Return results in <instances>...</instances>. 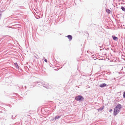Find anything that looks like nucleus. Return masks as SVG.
I'll use <instances>...</instances> for the list:
<instances>
[{"instance_id":"obj_12","label":"nucleus","mask_w":125,"mask_h":125,"mask_svg":"<svg viewBox=\"0 0 125 125\" xmlns=\"http://www.w3.org/2000/svg\"><path fill=\"white\" fill-rule=\"evenodd\" d=\"M44 61H45V62H47V60H46V59H45V60H44Z\"/></svg>"},{"instance_id":"obj_1","label":"nucleus","mask_w":125,"mask_h":125,"mask_svg":"<svg viewBox=\"0 0 125 125\" xmlns=\"http://www.w3.org/2000/svg\"><path fill=\"white\" fill-rule=\"evenodd\" d=\"M75 99L77 101H82L84 99L83 97L81 96L78 95L75 97Z\"/></svg>"},{"instance_id":"obj_6","label":"nucleus","mask_w":125,"mask_h":125,"mask_svg":"<svg viewBox=\"0 0 125 125\" xmlns=\"http://www.w3.org/2000/svg\"><path fill=\"white\" fill-rule=\"evenodd\" d=\"M14 65H15V67L18 69L19 68V66H18V64L17 63H14Z\"/></svg>"},{"instance_id":"obj_7","label":"nucleus","mask_w":125,"mask_h":125,"mask_svg":"<svg viewBox=\"0 0 125 125\" xmlns=\"http://www.w3.org/2000/svg\"><path fill=\"white\" fill-rule=\"evenodd\" d=\"M121 9L123 11H125V7H124L123 6H121Z\"/></svg>"},{"instance_id":"obj_3","label":"nucleus","mask_w":125,"mask_h":125,"mask_svg":"<svg viewBox=\"0 0 125 125\" xmlns=\"http://www.w3.org/2000/svg\"><path fill=\"white\" fill-rule=\"evenodd\" d=\"M67 37L69 39L70 41H71L72 39V36L71 35H68L67 36Z\"/></svg>"},{"instance_id":"obj_4","label":"nucleus","mask_w":125,"mask_h":125,"mask_svg":"<svg viewBox=\"0 0 125 125\" xmlns=\"http://www.w3.org/2000/svg\"><path fill=\"white\" fill-rule=\"evenodd\" d=\"M106 85L105 83H103L102 84H100V86L101 87H105L106 86Z\"/></svg>"},{"instance_id":"obj_13","label":"nucleus","mask_w":125,"mask_h":125,"mask_svg":"<svg viewBox=\"0 0 125 125\" xmlns=\"http://www.w3.org/2000/svg\"><path fill=\"white\" fill-rule=\"evenodd\" d=\"M112 111V109H110L109 110V111L110 112H111Z\"/></svg>"},{"instance_id":"obj_9","label":"nucleus","mask_w":125,"mask_h":125,"mask_svg":"<svg viewBox=\"0 0 125 125\" xmlns=\"http://www.w3.org/2000/svg\"><path fill=\"white\" fill-rule=\"evenodd\" d=\"M112 37H113V39L114 40H116V39H117V38L116 37H114V36H113Z\"/></svg>"},{"instance_id":"obj_14","label":"nucleus","mask_w":125,"mask_h":125,"mask_svg":"<svg viewBox=\"0 0 125 125\" xmlns=\"http://www.w3.org/2000/svg\"><path fill=\"white\" fill-rule=\"evenodd\" d=\"M103 109H104V107H103V108H102V110Z\"/></svg>"},{"instance_id":"obj_10","label":"nucleus","mask_w":125,"mask_h":125,"mask_svg":"<svg viewBox=\"0 0 125 125\" xmlns=\"http://www.w3.org/2000/svg\"><path fill=\"white\" fill-rule=\"evenodd\" d=\"M60 116H56L55 117V119H58L59 118H60Z\"/></svg>"},{"instance_id":"obj_11","label":"nucleus","mask_w":125,"mask_h":125,"mask_svg":"<svg viewBox=\"0 0 125 125\" xmlns=\"http://www.w3.org/2000/svg\"><path fill=\"white\" fill-rule=\"evenodd\" d=\"M123 96L124 98H125V92L124 93Z\"/></svg>"},{"instance_id":"obj_8","label":"nucleus","mask_w":125,"mask_h":125,"mask_svg":"<svg viewBox=\"0 0 125 125\" xmlns=\"http://www.w3.org/2000/svg\"><path fill=\"white\" fill-rule=\"evenodd\" d=\"M106 11L107 13L108 14L109 13H110V11L109 9H107L106 10Z\"/></svg>"},{"instance_id":"obj_2","label":"nucleus","mask_w":125,"mask_h":125,"mask_svg":"<svg viewBox=\"0 0 125 125\" xmlns=\"http://www.w3.org/2000/svg\"><path fill=\"white\" fill-rule=\"evenodd\" d=\"M117 114V107L116 106L114 109V115H115Z\"/></svg>"},{"instance_id":"obj_5","label":"nucleus","mask_w":125,"mask_h":125,"mask_svg":"<svg viewBox=\"0 0 125 125\" xmlns=\"http://www.w3.org/2000/svg\"><path fill=\"white\" fill-rule=\"evenodd\" d=\"M121 108V106L120 104H118V111H119V110Z\"/></svg>"}]
</instances>
